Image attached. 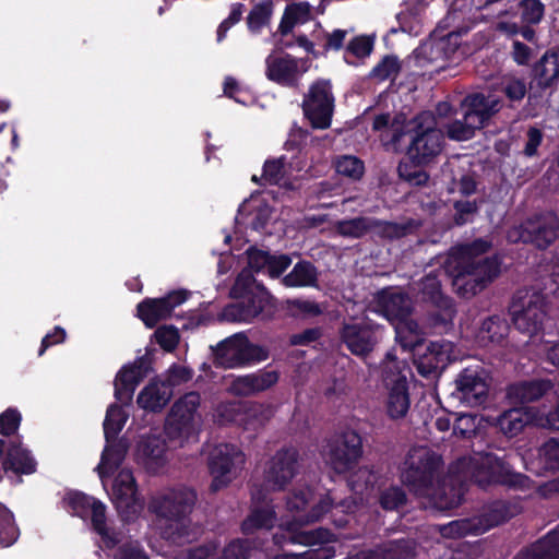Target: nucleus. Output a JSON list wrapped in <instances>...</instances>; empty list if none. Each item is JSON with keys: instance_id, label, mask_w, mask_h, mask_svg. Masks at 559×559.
<instances>
[{"instance_id": "338daca9", "label": "nucleus", "mask_w": 559, "mask_h": 559, "mask_svg": "<svg viewBox=\"0 0 559 559\" xmlns=\"http://www.w3.org/2000/svg\"><path fill=\"white\" fill-rule=\"evenodd\" d=\"M248 266L251 273L266 271L267 264H270L271 252L258 249L257 247H249L246 251Z\"/></svg>"}, {"instance_id": "6e6552de", "label": "nucleus", "mask_w": 559, "mask_h": 559, "mask_svg": "<svg viewBox=\"0 0 559 559\" xmlns=\"http://www.w3.org/2000/svg\"><path fill=\"white\" fill-rule=\"evenodd\" d=\"M213 364L224 369H234L264 361L270 352L265 346L250 342L243 332L235 333L215 346H211Z\"/></svg>"}, {"instance_id": "c756f323", "label": "nucleus", "mask_w": 559, "mask_h": 559, "mask_svg": "<svg viewBox=\"0 0 559 559\" xmlns=\"http://www.w3.org/2000/svg\"><path fill=\"white\" fill-rule=\"evenodd\" d=\"M415 547L409 539L391 540L377 549L361 550L344 559H414Z\"/></svg>"}, {"instance_id": "2eb2a0df", "label": "nucleus", "mask_w": 559, "mask_h": 559, "mask_svg": "<svg viewBox=\"0 0 559 559\" xmlns=\"http://www.w3.org/2000/svg\"><path fill=\"white\" fill-rule=\"evenodd\" d=\"M509 239L548 248L559 237V217L552 212L533 215L509 231Z\"/></svg>"}, {"instance_id": "4d7b16f0", "label": "nucleus", "mask_w": 559, "mask_h": 559, "mask_svg": "<svg viewBox=\"0 0 559 559\" xmlns=\"http://www.w3.org/2000/svg\"><path fill=\"white\" fill-rule=\"evenodd\" d=\"M335 169L342 176L358 180L365 173V165L364 162L356 156L344 155L336 160Z\"/></svg>"}, {"instance_id": "bb28decb", "label": "nucleus", "mask_w": 559, "mask_h": 559, "mask_svg": "<svg viewBox=\"0 0 559 559\" xmlns=\"http://www.w3.org/2000/svg\"><path fill=\"white\" fill-rule=\"evenodd\" d=\"M167 442L162 436H147L138 444V455L150 473H157L167 463Z\"/></svg>"}, {"instance_id": "f704fd0d", "label": "nucleus", "mask_w": 559, "mask_h": 559, "mask_svg": "<svg viewBox=\"0 0 559 559\" xmlns=\"http://www.w3.org/2000/svg\"><path fill=\"white\" fill-rule=\"evenodd\" d=\"M420 227L421 222L414 218L396 223L373 217L372 235L382 240L394 241L415 234Z\"/></svg>"}, {"instance_id": "0eeeda50", "label": "nucleus", "mask_w": 559, "mask_h": 559, "mask_svg": "<svg viewBox=\"0 0 559 559\" xmlns=\"http://www.w3.org/2000/svg\"><path fill=\"white\" fill-rule=\"evenodd\" d=\"M523 476L512 471L502 459L484 449L474 450V454L456 459V484L474 483L481 488L491 484L518 486L522 484Z\"/></svg>"}, {"instance_id": "473e14b6", "label": "nucleus", "mask_w": 559, "mask_h": 559, "mask_svg": "<svg viewBox=\"0 0 559 559\" xmlns=\"http://www.w3.org/2000/svg\"><path fill=\"white\" fill-rule=\"evenodd\" d=\"M409 407L408 382L405 376L399 374L388 394L386 415L392 420L402 419L407 415Z\"/></svg>"}, {"instance_id": "69168bd1", "label": "nucleus", "mask_w": 559, "mask_h": 559, "mask_svg": "<svg viewBox=\"0 0 559 559\" xmlns=\"http://www.w3.org/2000/svg\"><path fill=\"white\" fill-rule=\"evenodd\" d=\"M154 336L157 344L168 353L177 348L180 338L178 330L173 325L157 328Z\"/></svg>"}, {"instance_id": "a18cd8bd", "label": "nucleus", "mask_w": 559, "mask_h": 559, "mask_svg": "<svg viewBox=\"0 0 559 559\" xmlns=\"http://www.w3.org/2000/svg\"><path fill=\"white\" fill-rule=\"evenodd\" d=\"M374 39L368 35L353 37L344 49V61L350 66H357L356 59L369 57L373 50Z\"/></svg>"}, {"instance_id": "f3484780", "label": "nucleus", "mask_w": 559, "mask_h": 559, "mask_svg": "<svg viewBox=\"0 0 559 559\" xmlns=\"http://www.w3.org/2000/svg\"><path fill=\"white\" fill-rule=\"evenodd\" d=\"M362 453L361 436L348 429L329 441L326 462L335 473L345 474L356 467Z\"/></svg>"}, {"instance_id": "ddd939ff", "label": "nucleus", "mask_w": 559, "mask_h": 559, "mask_svg": "<svg viewBox=\"0 0 559 559\" xmlns=\"http://www.w3.org/2000/svg\"><path fill=\"white\" fill-rule=\"evenodd\" d=\"M461 371L456 379V399L469 406L486 402L489 390V373L481 361L475 357L461 359Z\"/></svg>"}, {"instance_id": "6ab92c4d", "label": "nucleus", "mask_w": 559, "mask_h": 559, "mask_svg": "<svg viewBox=\"0 0 559 559\" xmlns=\"http://www.w3.org/2000/svg\"><path fill=\"white\" fill-rule=\"evenodd\" d=\"M245 464V454L231 443L216 445L209 456V469L213 479L210 486L212 492L225 488L234 477L236 469Z\"/></svg>"}, {"instance_id": "09e8293b", "label": "nucleus", "mask_w": 559, "mask_h": 559, "mask_svg": "<svg viewBox=\"0 0 559 559\" xmlns=\"http://www.w3.org/2000/svg\"><path fill=\"white\" fill-rule=\"evenodd\" d=\"M20 536V530L14 515L2 502H0V546H12Z\"/></svg>"}, {"instance_id": "4c0bfd02", "label": "nucleus", "mask_w": 559, "mask_h": 559, "mask_svg": "<svg viewBox=\"0 0 559 559\" xmlns=\"http://www.w3.org/2000/svg\"><path fill=\"white\" fill-rule=\"evenodd\" d=\"M275 521L276 512L274 507L266 502L263 506H257L251 509L249 515L241 523V531L248 535L252 534L255 530H270L274 526Z\"/></svg>"}, {"instance_id": "b1692460", "label": "nucleus", "mask_w": 559, "mask_h": 559, "mask_svg": "<svg viewBox=\"0 0 559 559\" xmlns=\"http://www.w3.org/2000/svg\"><path fill=\"white\" fill-rule=\"evenodd\" d=\"M299 452L297 449L282 448L270 460L265 471V481L273 490H282L298 472Z\"/></svg>"}, {"instance_id": "a211bd4d", "label": "nucleus", "mask_w": 559, "mask_h": 559, "mask_svg": "<svg viewBox=\"0 0 559 559\" xmlns=\"http://www.w3.org/2000/svg\"><path fill=\"white\" fill-rule=\"evenodd\" d=\"M304 116L314 129H328L332 122L334 96L329 81L313 82L302 100Z\"/></svg>"}, {"instance_id": "a19ab883", "label": "nucleus", "mask_w": 559, "mask_h": 559, "mask_svg": "<svg viewBox=\"0 0 559 559\" xmlns=\"http://www.w3.org/2000/svg\"><path fill=\"white\" fill-rule=\"evenodd\" d=\"M318 282V270L307 260L298 261L293 270L283 277L282 283L286 287H309L316 286Z\"/></svg>"}, {"instance_id": "4468645a", "label": "nucleus", "mask_w": 559, "mask_h": 559, "mask_svg": "<svg viewBox=\"0 0 559 559\" xmlns=\"http://www.w3.org/2000/svg\"><path fill=\"white\" fill-rule=\"evenodd\" d=\"M201 404V395L197 391L183 394L171 406L164 431L171 441L188 440L195 432V416Z\"/></svg>"}, {"instance_id": "ea45409f", "label": "nucleus", "mask_w": 559, "mask_h": 559, "mask_svg": "<svg viewBox=\"0 0 559 559\" xmlns=\"http://www.w3.org/2000/svg\"><path fill=\"white\" fill-rule=\"evenodd\" d=\"M531 415L523 407H514L503 412L497 419V426L507 437L518 436L531 423Z\"/></svg>"}, {"instance_id": "4be33fe9", "label": "nucleus", "mask_w": 559, "mask_h": 559, "mask_svg": "<svg viewBox=\"0 0 559 559\" xmlns=\"http://www.w3.org/2000/svg\"><path fill=\"white\" fill-rule=\"evenodd\" d=\"M514 515L511 507L504 501L490 503L481 515L456 520V537L467 534H481Z\"/></svg>"}, {"instance_id": "c85d7f7f", "label": "nucleus", "mask_w": 559, "mask_h": 559, "mask_svg": "<svg viewBox=\"0 0 559 559\" xmlns=\"http://www.w3.org/2000/svg\"><path fill=\"white\" fill-rule=\"evenodd\" d=\"M559 80V51L548 50L534 64L530 90L544 91L551 87Z\"/></svg>"}, {"instance_id": "c03bdc74", "label": "nucleus", "mask_w": 559, "mask_h": 559, "mask_svg": "<svg viewBox=\"0 0 559 559\" xmlns=\"http://www.w3.org/2000/svg\"><path fill=\"white\" fill-rule=\"evenodd\" d=\"M127 420L128 414L124 412L121 405L114 403L108 406L103 423L106 442H110L117 439Z\"/></svg>"}, {"instance_id": "79ce46f5", "label": "nucleus", "mask_w": 559, "mask_h": 559, "mask_svg": "<svg viewBox=\"0 0 559 559\" xmlns=\"http://www.w3.org/2000/svg\"><path fill=\"white\" fill-rule=\"evenodd\" d=\"M127 453V445L121 441L107 442L100 456V463L97 466L100 478L112 474L123 462Z\"/></svg>"}, {"instance_id": "393cba45", "label": "nucleus", "mask_w": 559, "mask_h": 559, "mask_svg": "<svg viewBox=\"0 0 559 559\" xmlns=\"http://www.w3.org/2000/svg\"><path fill=\"white\" fill-rule=\"evenodd\" d=\"M278 380V371L260 369L257 372L236 377L231 381L230 390L237 396H253L273 388Z\"/></svg>"}, {"instance_id": "37998d69", "label": "nucleus", "mask_w": 559, "mask_h": 559, "mask_svg": "<svg viewBox=\"0 0 559 559\" xmlns=\"http://www.w3.org/2000/svg\"><path fill=\"white\" fill-rule=\"evenodd\" d=\"M373 217L357 216L337 221L335 231L345 238L360 239L367 234H372Z\"/></svg>"}, {"instance_id": "9d476101", "label": "nucleus", "mask_w": 559, "mask_h": 559, "mask_svg": "<svg viewBox=\"0 0 559 559\" xmlns=\"http://www.w3.org/2000/svg\"><path fill=\"white\" fill-rule=\"evenodd\" d=\"M501 107V99L498 97L485 96L481 93L467 95L460 105L462 119L456 120V141L471 139L475 130L481 128Z\"/></svg>"}, {"instance_id": "0e129e2a", "label": "nucleus", "mask_w": 559, "mask_h": 559, "mask_svg": "<svg viewBox=\"0 0 559 559\" xmlns=\"http://www.w3.org/2000/svg\"><path fill=\"white\" fill-rule=\"evenodd\" d=\"M22 415L15 407H9L0 414V433L5 437L15 435L20 428Z\"/></svg>"}, {"instance_id": "58836bf2", "label": "nucleus", "mask_w": 559, "mask_h": 559, "mask_svg": "<svg viewBox=\"0 0 559 559\" xmlns=\"http://www.w3.org/2000/svg\"><path fill=\"white\" fill-rule=\"evenodd\" d=\"M139 372L130 365H124L115 379V397L122 403L131 402L136 386L142 381Z\"/></svg>"}, {"instance_id": "774afa93", "label": "nucleus", "mask_w": 559, "mask_h": 559, "mask_svg": "<svg viewBox=\"0 0 559 559\" xmlns=\"http://www.w3.org/2000/svg\"><path fill=\"white\" fill-rule=\"evenodd\" d=\"M501 91L513 102L522 100L527 92L524 80L518 78L504 79L501 83Z\"/></svg>"}, {"instance_id": "bf43d9fd", "label": "nucleus", "mask_w": 559, "mask_h": 559, "mask_svg": "<svg viewBox=\"0 0 559 559\" xmlns=\"http://www.w3.org/2000/svg\"><path fill=\"white\" fill-rule=\"evenodd\" d=\"M254 549L253 542L249 539H233L223 549L217 559H249Z\"/></svg>"}, {"instance_id": "aec40b11", "label": "nucleus", "mask_w": 559, "mask_h": 559, "mask_svg": "<svg viewBox=\"0 0 559 559\" xmlns=\"http://www.w3.org/2000/svg\"><path fill=\"white\" fill-rule=\"evenodd\" d=\"M381 331V325L371 322L344 323L340 338L353 355L366 357L379 343Z\"/></svg>"}, {"instance_id": "5fc2aeb1", "label": "nucleus", "mask_w": 559, "mask_h": 559, "mask_svg": "<svg viewBox=\"0 0 559 559\" xmlns=\"http://www.w3.org/2000/svg\"><path fill=\"white\" fill-rule=\"evenodd\" d=\"M317 548H310L304 552H284L271 559H332L335 557V547L330 543L318 544Z\"/></svg>"}, {"instance_id": "8fccbe9b", "label": "nucleus", "mask_w": 559, "mask_h": 559, "mask_svg": "<svg viewBox=\"0 0 559 559\" xmlns=\"http://www.w3.org/2000/svg\"><path fill=\"white\" fill-rule=\"evenodd\" d=\"M399 27L403 33L411 36H418L423 28V17L417 5H411L396 15Z\"/></svg>"}, {"instance_id": "49530a36", "label": "nucleus", "mask_w": 559, "mask_h": 559, "mask_svg": "<svg viewBox=\"0 0 559 559\" xmlns=\"http://www.w3.org/2000/svg\"><path fill=\"white\" fill-rule=\"evenodd\" d=\"M272 15V0H264L254 4L246 19L249 32L255 35L260 34L263 27L269 26Z\"/></svg>"}, {"instance_id": "a878e982", "label": "nucleus", "mask_w": 559, "mask_h": 559, "mask_svg": "<svg viewBox=\"0 0 559 559\" xmlns=\"http://www.w3.org/2000/svg\"><path fill=\"white\" fill-rule=\"evenodd\" d=\"M552 382L534 379L511 383L506 389V399L511 405H524L542 399L552 389Z\"/></svg>"}, {"instance_id": "680f3d73", "label": "nucleus", "mask_w": 559, "mask_h": 559, "mask_svg": "<svg viewBox=\"0 0 559 559\" xmlns=\"http://www.w3.org/2000/svg\"><path fill=\"white\" fill-rule=\"evenodd\" d=\"M509 325L499 316H492L481 323V332L487 334L491 342H501L508 334Z\"/></svg>"}, {"instance_id": "423d86ee", "label": "nucleus", "mask_w": 559, "mask_h": 559, "mask_svg": "<svg viewBox=\"0 0 559 559\" xmlns=\"http://www.w3.org/2000/svg\"><path fill=\"white\" fill-rule=\"evenodd\" d=\"M406 136L409 138L406 155L415 164H428L442 151L444 135L437 128L432 111L419 112L406 124V129L394 128L391 145L397 150Z\"/></svg>"}, {"instance_id": "3c124183", "label": "nucleus", "mask_w": 559, "mask_h": 559, "mask_svg": "<svg viewBox=\"0 0 559 559\" xmlns=\"http://www.w3.org/2000/svg\"><path fill=\"white\" fill-rule=\"evenodd\" d=\"M424 165L425 164H415L411 159L408 162L402 160L397 166L399 177L411 186H424L429 179V175L420 167Z\"/></svg>"}, {"instance_id": "e433bc0d", "label": "nucleus", "mask_w": 559, "mask_h": 559, "mask_svg": "<svg viewBox=\"0 0 559 559\" xmlns=\"http://www.w3.org/2000/svg\"><path fill=\"white\" fill-rule=\"evenodd\" d=\"M514 559H559V525L557 530L518 554Z\"/></svg>"}, {"instance_id": "7ed1b4c3", "label": "nucleus", "mask_w": 559, "mask_h": 559, "mask_svg": "<svg viewBox=\"0 0 559 559\" xmlns=\"http://www.w3.org/2000/svg\"><path fill=\"white\" fill-rule=\"evenodd\" d=\"M491 248V241L485 238L456 245L457 295L471 298L484 290L500 275L501 261L498 255H486Z\"/></svg>"}, {"instance_id": "7c9ffc66", "label": "nucleus", "mask_w": 559, "mask_h": 559, "mask_svg": "<svg viewBox=\"0 0 559 559\" xmlns=\"http://www.w3.org/2000/svg\"><path fill=\"white\" fill-rule=\"evenodd\" d=\"M266 78L283 86H294L297 81L298 61L292 55L274 57L270 55L265 59Z\"/></svg>"}, {"instance_id": "f8f14e48", "label": "nucleus", "mask_w": 559, "mask_h": 559, "mask_svg": "<svg viewBox=\"0 0 559 559\" xmlns=\"http://www.w3.org/2000/svg\"><path fill=\"white\" fill-rule=\"evenodd\" d=\"M544 297L537 292L518 290L510 304L509 312L514 326L522 333L533 336L543 326L546 318Z\"/></svg>"}, {"instance_id": "de8ad7c7", "label": "nucleus", "mask_w": 559, "mask_h": 559, "mask_svg": "<svg viewBox=\"0 0 559 559\" xmlns=\"http://www.w3.org/2000/svg\"><path fill=\"white\" fill-rule=\"evenodd\" d=\"M402 71V62L395 55H385L370 71L369 78L383 82L394 81Z\"/></svg>"}, {"instance_id": "1a4fd4ad", "label": "nucleus", "mask_w": 559, "mask_h": 559, "mask_svg": "<svg viewBox=\"0 0 559 559\" xmlns=\"http://www.w3.org/2000/svg\"><path fill=\"white\" fill-rule=\"evenodd\" d=\"M63 500L74 515L91 519L93 531L100 536L106 548L114 549L119 545L120 533L107 526L106 506L100 500L82 491H70Z\"/></svg>"}, {"instance_id": "6e6d98bb", "label": "nucleus", "mask_w": 559, "mask_h": 559, "mask_svg": "<svg viewBox=\"0 0 559 559\" xmlns=\"http://www.w3.org/2000/svg\"><path fill=\"white\" fill-rule=\"evenodd\" d=\"M433 344H430L427 347V352L424 355L419 356L418 359L414 360L416 369L420 376L424 378L430 379L436 377L443 366L439 365L438 353L431 348Z\"/></svg>"}, {"instance_id": "e2e57ef3", "label": "nucleus", "mask_w": 559, "mask_h": 559, "mask_svg": "<svg viewBox=\"0 0 559 559\" xmlns=\"http://www.w3.org/2000/svg\"><path fill=\"white\" fill-rule=\"evenodd\" d=\"M521 19L526 24H538L545 12L540 0H522L520 2Z\"/></svg>"}, {"instance_id": "dca6fc26", "label": "nucleus", "mask_w": 559, "mask_h": 559, "mask_svg": "<svg viewBox=\"0 0 559 559\" xmlns=\"http://www.w3.org/2000/svg\"><path fill=\"white\" fill-rule=\"evenodd\" d=\"M36 469V460L20 439L0 438V483L5 476L12 485H19L23 481L22 475L34 474Z\"/></svg>"}, {"instance_id": "412c9836", "label": "nucleus", "mask_w": 559, "mask_h": 559, "mask_svg": "<svg viewBox=\"0 0 559 559\" xmlns=\"http://www.w3.org/2000/svg\"><path fill=\"white\" fill-rule=\"evenodd\" d=\"M189 295L186 289H176L160 298L146 297L138 304L136 314L146 328L153 329L159 321L168 319L174 309L183 304Z\"/></svg>"}, {"instance_id": "20e7f679", "label": "nucleus", "mask_w": 559, "mask_h": 559, "mask_svg": "<svg viewBox=\"0 0 559 559\" xmlns=\"http://www.w3.org/2000/svg\"><path fill=\"white\" fill-rule=\"evenodd\" d=\"M197 499V491L186 486L168 489L151 499L150 511L168 521L162 532L165 539L185 545L198 538L200 528L190 519Z\"/></svg>"}, {"instance_id": "2f4dec72", "label": "nucleus", "mask_w": 559, "mask_h": 559, "mask_svg": "<svg viewBox=\"0 0 559 559\" xmlns=\"http://www.w3.org/2000/svg\"><path fill=\"white\" fill-rule=\"evenodd\" d=\"M459 440L471 442L469 448L473 453L474 450L484 449L481 417L478 414L456 413V442ZM462 447L468 448L466 444Z\"/></svg>"}, {"instance_id": "13d9d810", "label": "nucleus", "mask_w": 559, "mask_h": 559, "mask_svg": "<svg viewBox=\"0 0 559 559\" xmlns=\"http://www.w3.org/2000/svg\"><path fill=\"white\" fill-rule=\"evenodd\" d=\"M420 293L424 300L438 307L443 305L444 297L441 292V282L436 275L428 274L421 280Z\"/></svg>"}, {"instance_id": "c9c22d12", "label": "nucleus", "mask_w": 559, "mask_h": 559, "mask_svg": "<svg viewBox=\"0 0 559 559\" xmlns=\"http://www.w3.org/2000/svg\"><path fill=\"white\" fill-rule=\"evenodd\" d=\"M395 340L403 350L416 352L425 343V334L418 323L406 317L393 323Z\"/></svg>"}, {"instance_id": "603ef678", "label": "nucleus", "mask_w": 559, "mask_h": 559, "mask_svg": "<svg viewBox=\"0 0 559 559\" xmlns=\"http://www.w3.org/2000/svg\"><path fill=\"white\" fill-rule=\"evenodd\" d=\"M378 502L384 511H397L407 503V495L400 486H390L380 491Z\"/></svg>"}, {"instance_id": "f257e3e1", "label": "nucleus", "mask_w": 559, "mask_h": 559, "mask_svg": "<svg viewBox=\"0 0 559 559\" xmlns=\"http://www.w3.org/2000/svg\"><path fill=\"white\" fill-rule=\"evenodd\" d=\"M443 457L428 447H413L402 464L401 480L417 497L426 498L431 508L449 511L454 508V462L443 474Z\"/></svg>"}, {"instance_id": "39448f33", "label": "nucleus", "mask_w": 559, "mask_h": 559, "mask_svg": "<svg viewBox=\"0 0 559 559\" xmlns=\"http://www.w3.org/2000/svg\"><path fill=\"white\" fill-rule=\"evenodd\" d=\"M229 296L235 301L222 309L218 314L219 321L231 323H252L257 319L269 321L276 311L272 295L247 269L237 275Z\"/></svg>"}, {"instance_id": "cd10ccee", "label": "nucleus", "mask_w": 559, "mask_h": 559, "mask_svg": "<svg viewBox=\"0 0 559 559\" xmlns=\"http://www.w3.org/2000/svg\"><path fill=\"white\" fill-rule=\"evenodd\" d=\"M379 311L393 324L406 317H411L413 307L407 294L402 292L381 290L377 295Z\"/></svg>"}, {"instance_id": "052dcab7", "label": "nucleus", "mask_w": 559, "mask_h": 559, "mask_svg": "<svg viewBox=\"0 0 559 559\" xmlns=\"http://www.w3.org/2000/svg\"><path fill=\"white\" fill-rule=\"evenodd\" d=\"M538 460L545 469L559 471V442L546 441L538 450Z\"/></svg>"}, {"instance_id": "f03ea898", "label": "nucleus", "mask_w": 559, "mask_h": 559, "mask_svg": "<svg viewBox=\"0 0 559 559\" xmlns=\"http://www.w3.org/2000/svg\"><path fill=\"white\" fill-rule=\"evenodd\" d=\"M314 500V492L309 486L295 488L286 497V508L290 512H295L293 520L286 523L285 531L287 539L290 544H299L305 546H313L317 544L331 543L334 540V534L326 528H316L305 531L302 527L310 523L318 522L321 518L333 508L349 512L350 502L342 500L336 506L333 504L332 498L326 495L321 497L318 502L313 503L307 511L310 503Z\"/></svg>"}, {"instance_id": "9b49d317", "label": "nucleus", "mask_w": 559, "mask_h": 559, "mask_svg": "<svg viewBox=\"0 0 559 559\" xmlns=\"http://www.w3.org/2000/svg\"><path fill=\"white\" fill-rule=\"evenodd\" d=\"M454 2L448 8L447 15L437 24L436 28L430 33L429 38L423 41L413 55L418 66L424 63H432L436 61H448L454 55Z\"/></svg>"}, {"instance_id": "5701e85b", "label": "nucleus", "mask_w": 559, "mask_h": 559, "mask_svg": "<svg viewBox=\"0 0 559 559\" xmlns=\"http://www.w3.org/2000/svg\"><path fill=\"white\" fill-rule=\"evenodd\" d=\"M138 486L133 473L122 468L114 479L111 500L118 513L126 521L136 516L140 504L136 497Z\"/></svg>"}, {"instance_id": "72a5a7b5", "label": "nucleus", "mask_w": 559, "mask_h": 559, "mask_svg": "<svg viewBox=\"0 0 559 559\" xmlns=\"http://www.w3.org/2000/svg\"><path fill=\"white\" fill-rule=\"evenodd\" d=\"M173 392L166 382L151 381L139 393L136 403L144 411L158 413L169 403Z\"/></svg>"}, {"instance_id": "864d4df0", "label": "nucleus", "mask_w": 559, "mask_h": 559, "mask_svg": "<svg viewBox=\"0 0 559 559\" xmlns=\"http://www.w3.org/2000/svg\"><path fill=\"white\" fill-rule=\"evenodd\" d=\"M286 156L269 158L264 162L262 168V179L270 186L281 185L286 174Z\"/></svg>"}]
</instances>
